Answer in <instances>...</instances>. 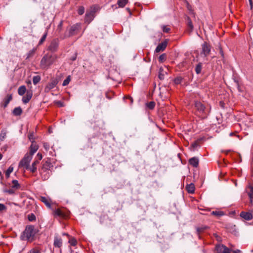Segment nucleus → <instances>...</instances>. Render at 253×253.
<instances>
[{
  "label": "nucleus",
  "instance_id": "1",
  "mask_svg": "<svg viewBox=\"0 0 253 253\" xmlns=\"http://www.w3.org/2000/svg\"><path fill=\"white\" fill-rule=\"evenodd\" d=\"M193 111L196 116L203 119L207 117L210 110L201 102L196 101L193 105Z\"/></svg>",
  "mask_w": 253,
  "mask_h": 253
},
{
  "label": "nucleus",
  "instance_id": "2",
  "mask_svg": "<svg viewBox=\"0 0 253 253\" xmlns=\"http://www.w3.org/2000/svg\"><path fill=\"white\" fill-rule=\"evenodd\" d=\"M37 232L34 226L27 225L22 233L20 239L23 241H27L31 242L34 240Z\"/></svg>",
  "mask_w": 253,
  "mask_h": 253
},
{
  "label": "nucleus",
  "instance_id": "3",
  "mask_svg": "<svg viewBox=\"0 0 253 253\" xmlns=\"http://www.w3.org/2000/svg\"><path fill=\"white\" fill-rule=\"evenodd\" d=\"M57 56L55 54L46 53L40 62V67L42 69L46 70L56 61Z\"/></svg>",
  "mask_w": 253,
  "mask_h": 253
},
{
  "label": "nucleus",
  "instance_id": "4",
  "mask_svg": "<svg viewBox=\"0 0 253 253\" xmlns=\"http://www.w3.org/2000/svg\"><path fill=\"white\" fill-rule=\"evenodd\" d=\"M98 9V6L94 5L90 7L89 10L86 11L84 18L85 23L89 24L93 20L95 17V13Z\"/></svg>",
  "mask_w": 253,
  "mask_h": 253
},
{
  "label": "nucleus",
  "instance_id": "5",
  "mask_svg": "<svg viewBox=\"0 0 253 253\" xmlns=\"http://www.w3.org/2000/svg\"><path fill=\"white\" fill-rule=\"evenodd\" d=\"M32 158L33 157H32L31 155L26 154L24 158L20 161L19 164V167L23 168L26 170H28Z\"/></svg>",
  "mask_w": 253,
  "mask_h": 253
},
{
  "label": "nucleus",
  "instance_id": "6",
  "mask_svg": "<svg viewBox=\"0 0 253 253\" xmlns=\"http://www.w3.org/2000/svg\"><path fill=\"white\" fill-rule=\"evenodd\" d=\"M81 23H78L75 24H74L69 29L68 36L69 37H71L77 35L81 30Z\"/></svg>",
  "mask_w": 253,
  "mask_h": 253
},
{
  "label": "nucleus",
  "instance_id": "7",
  "mask_svg": "<svg viewBox=\"0 0 253 253\" xmlns=\"http://www.w3.org/2000/svg\"><path fill=\"white\" fill-rule=\"evenodd\" d=\"M59 46V40L57 39H53L51 41L47 47V50L51 52H55L57 51Z\"/></svg>",
  "mask_w": 253,
  "mask_h": 253
},
{
  "label": "nucleus",
  "instance_id": "8",
  "mask_svg": "<svg viewBox=\"0 0 253 253\" xmlns=\"http://www.w3.org/2000/svg\"><path fill=\"white\" fill-rule=\"evenodd\" d=\"M202 48L201 55H203L204 57H207L209 55L211 51V46L208 43L205 42L202 45Z\"/></svg>",
  "mask_w": 253,
  "mask_h": 253
},
{
  "label": "nucleus",
  "instance_id": "9",
  "mask_svg": "<svg viewBox=\"0 0 253 253\" xmlns=\"http://www.w3.org/2000/svg\"><path fill=\"white\" fill-rule=\"evenodd\" d=\"M58 83V81L56 79H52L45 87L44 91L45 92H48L51 89L55 87Z\"/></svg>",
  "mask_w": 253,
  "mask_h": 253
},
{
  "label": "nucleus",
  "instance_id": "10",
  "mask_svg": "<svg viewBox=\"0 0 253 253\" xmlns=\"http://www.w3.org/2000/svg\"><path fill=\"white\" fill-rule=\"evenodd\" d=\"M39 170L41 177L43 180H46L49 178L51 173V170H43L40 169Z\"/></svg>",
  "mask_w": 253,
  "mask_h": 253
},
{
  "label": "nucleus",
  "instance_id": "11",
  "mask_svg": "<svg viewBox=\"0 0 253 253\" xmlns=\"http://www.w3.org/2000/svg\"><path fill=\"white\" fill-rule=\"evenodd\" d=\"M167 44H168V42L166 40L164 42L160 43L157 46V47L155 49V52L158 53L160 51H164L166 49V48L167 46Z\"/></svg>",
  "mask_w": 253,
  "mask_h": 253
},
{
  "label": "nucleus",
  "instance_id": "12",
  "mask_svg": "<svg viewBox=\"0 0 253 253\" xmlns=\"http://www.w3.org/2000/svg\"><path fill=\"white\" fill-rule=\"evenodd\" d=\"M38 146L34 140H32V144L30 148V152L29 153L27 154L28 155H31L32 157H33V155L38 150Z\"/></svg>",
  "mask_w": 253,
  "mask_h": 253
},
{
  "label": "nucleus",
  "instance_id": "13",
  "mask_svg": "<svg viewBox=\"0 0 253 253\" xmlns=\"http://www.w3.org/2000/svg\"><path fill=\"white\" fill-rule=\"evenodd\" d=\"M33 96V93L31 91H27L26 95L23 97L22 101L24 104H26L30 100Z\"/></svg>",
  "mask_w": 253,
  "mask_h": 253
},
{
  "label": "nucleus",
  "instance_id": "14",
  "mask_svg": "<svg viewBox=\"0 0 253 253\" xmlns=\"http://www.w3.org/2000/svg\"><path fill=\"white\" fill-rule=\"evenodd\" d=\"M39 164V160H34L31 166H29L28 170L32 173H34L37 171V166Z\"/></svg>",
  "mask_w": 253,
  "mask_h": 253
},
{
  "label": "nucleus",
  "instance_id": "15",
  "mask_svg": "<svg viewBox=\"0 0 253 253\" xmlns=\"http://www.w3.org/2000/svg\"><path fill=\"white\" fill-rule=\"evenodd\" d=\"M240 216L246 220H250L253 218V214L250 212L242 211L240 213Z\"/></svg>",
  "mask_w": 253,
  "mask_h": 253
},
{
  "label": "nucleus",
  "instance_id": "16",
  "mask_svg": "<svg viewBox=\"0 0 253 253\" xmlns=\"http://www.w3.org/2000/svg\"><path fill=\"white\" fill-rule=\"evenodd\" d=\"M53 167V165L50 162V160H47L43 164L41 168V169L51 170V168Z\"/></svg>",
  "mask_w": 253,
  "mask_h": 253
},
{
  "label": "nucleus",
  "instance_id": "17",
  "mask_svg": "<svg viewBox=\"0 0 253 253\" xmlns=\"http://www.w3.org/2000/svg\"><path fill=\"white\" fill-rule=\"evenodd\" d=\"M199 160L197 157H194L189 159V164L193 167L197 168L199 166Z\"/></svg>",
  "mask_w": 253,
  "mask_h": 253
},
{
  "label": "nucleus",
  "instance_id": "18",
  "mask_svg": "<svg viewBox=\"0 0 253 253\" xmlns=\"http://www.w3.org/2000/svg\"><path fill=\"white\" fill-rule=\"evenodd\" d=\"M186 189L189 193H193L195 191V185L193 183L187 184L186 186Z\"/></svg>",
  "mask_w": 253,
  "mask_h": 253
},
{
  "label": "nucleus",
  "instance_id": "19",
  "mask_svg": "<svg viewBox=\"0 0 253 253\" xmlns=\"http://www.w3.org/2000/svg\"><path fill=\"white\" fill-rule=\"evenodd\" d=\"M62 245V240L61 238L55 237L54 240V246L55 247L60 248Z\"/></svg>",
  "mask_w": 253,
  "mask_h": 253
},
{
  "label": "nucleus",
  "instance_id": "20",
  "mask_svg": "<svg viewBox=\"0 0 253 253\" xmlns=\"http://www.w3.org/2000/svg\"><path fill=\"white\" fill-rule=\"evenodd\" d=\"M225 247L226 246L223 245H217L215 247L216 253H223Z\"/></svg>",
  "mask_w": 253,
  "mask_h": 253
},
{
  "label": "nucleus",
  "instance_id": "21",
  "mask_svg": "<svg viewBox=\"0 0 253 253\" xmlns=\"http://www.w3.org/2000/svg\"><path fill=\"white\" fill-rule=\"evenodd\" d=\"M12 95L8 94L6 97L3 100V107L5 108L7 105L9 104V102L12 99Z\"/></svg>",
  "mask_w": 253,
  "mask_h": 253
},
{
  "label": "nucleus",
  "instance_id": "22",
  "mask_svg": "<svg viewBox=\"0 0 253 253\" xmlns=\"http://www.w3.org/2000/svg\"><path fill=\"white\" fill-rule=\"evenodd\" d=\"M54 215L60 217H64L65 216V213L59 209L54 211Z\"/></svg>",
  "mask_w": 253,
  "mask_h": 253
},
{
  "label": "nucleus",
  "instance_id": "23",
  "mask_svg": "<svg viewBox=\"0 0 253 253\" xmlns=\"http://www.w3.org/2000/svg\"><path fill=\"white\" fill-rule=\"evenodd\" d=\"M40 200L41 201L43 202V203L45 204V205L48 207H50L51 206V205H50V201L49 199H48V198H47L46 197H41L40 198Z\"/></svg>",
  "mask_w": 253,
  "mask_h": 253
},
{
  "label": "nucleus",
  "instance_id": "24",
  "mask_svg": "<svg viewBox=\"0 0 253 253\" xmlns=\"http://www.w3.org/2000/svg\"><path fill=\"white\" fill-rule=\"evenodd\" d=\"M22 113V109L20 107H16L13 110V114L15 116H20Z\"/></svg>",
  "mask_w": 253,
  "mask_h": 253
},
{
  "label": "nucleus",
  "instance_id": "25",
  "mask_svg": "<svg viewBox=\"0 0 253 253\" xmlns=\"http://www.w3.org/2000/svg\"><path fill=\"white\" fill-rule=\"evenodd\" d=\"M26 92V88L25 85L20 86L18 89V93L20 95H23Z\"/></svg>",
  "mask_w": 253,
  "mask_h": 253
},
{
  "label": "nucleus",
  "instance_id": "26",
  "mask_svg": "<svg viewBox=\"0 0 253 253\" xmlns=\"http://www.w3.org/2000/svg\"><path fill=\"white\" fill-rule=\"evenodd\" d=\"M128 2V0H118L117 3L120 7H124Z\"/></svg>",
  "mask_w": 253,
  "mask_h": 253
},
{
  "label": "nucleus",
  "instance_id": "27",
  "mask_svg": "<svg viewBox=\"0 0 253 253\" xmlns=\"http://www.w3.org/2000/svg\"><path fill=\"white\" fill-rule=\"evenodd\" d=\"M208 228V227L207 226H202L201 227H197L196 230L197 234L199 235L201 233L203 232L204 230H206Z\"/></svg>",
  "mask_w": 253,
  "mask_h": 253
},
{
  "label": "nucleus",
  "instance_id": "28",
  "mask_svg": "<svg viewBox=\"0 0 253 253\" xmlns=\"http://www.w3.org/2000/svg\"><path fill=\"white\" fill-rule=\"evenodd\" d=\"M199 146V145L198 141H195L191 144L190 146V150L191 151H194Z\"/></svg>",
  "mask_w": 253,
  "mask_h": 253
},
{
  "label": "nucleus",
  "instance_id": "29",
  "mask_svg": "<svg viewBox=\"0 0 253 253\" xmlns=\"http://www.w3.org/2000/svg\"><path fill=\"white\" fill-rule=\"evenodd\" d=\"M187 26L190 32H192L193 29V25L191 20L189 18L187 19Z\"/></svg>",
  "mask_w": 253,
  "mask_h": 253
},
{
  "label": "nucleus",
  "instance_id": "30",
  "mask_svg": "<svg viewBox=\"0 0 253 253\" xmlns=\"http://www.w3.org/2000/svg\"><path fill=\"white\" fill-rule=\"evenodd\" d=\"M165 78V73L164 72V70L162 68H160L159 72V78L162 80H164Z\"/></svg>",
  "mask_w": 253,
  "mask_h": 253
},
{
  "label": "nucleus",
  "instance_id": "31",
  "mask_svg": "<svg viewBox=\"0 0 253 253\" xmlns=\"http://www.w3.org/2000/svg\"><path fill=\"white\" fill-rule=\"evenodd\" d=\"M12 183L13 184L12 186V188L19 189L20 188V184L17 180H13Z\"/></svg>",
  "mask_w": 253,
  "mask_h": 253
},
{
  "label": "nucleus",
  "instance_id": "32",
  "mask_svg": "<svg viewBox=\"0 0 253 253\" xmlns=\"http://www.w3.org/2000/svg\"><path fill=\"white\" fill-rule=\"evenodd\" d=\"M202 63H199L195 67V71L197 74H200L201 72L202 68Z\"/></svg>",
  "mask_w": 253,
  "mask_h": 253
},
{
  "label": "nucleus",
  "instance_id": "33",
  "mask_svg": "<svg viewBox=\"0 0 253 253\" xmlns=\"http://www.w3.org/2000/svg\"><path fill=\"white\" fill-rule=\"evenodd\" d=\"M41 80V77L40 76H34L33 77V84L35 85L37 84L38 83L40 82Z\"/></svg>",
  "mask_w": 253,
  "mask_h": 253
},
{
  "label": "nucleus",
  "instance_id": "34",
  "mask_svg": "<svg viewBox=\"0 0 253 253\" xmlns=\"http://www.w3.org/2000/svg\"><path fill=\"white\" fill-rule=\"evenodd\" d=\"M211 214L212 215H215V216H222L224 215V212L221 211H212L211 212Z\"/></svg>",
  "mask_w": 253,
  "mask_h": 253
},
{
  "label": "nucleus",
  "instance_id": "35",
  "mask_svg": "<svg viewBox=\"0 0 253 253\" xmlns=\"http://www.w3.org/2000/svg\"><path fill=\"white\" fill-rule=\"evenodd\" d=\"M249 188L250 189V191L249 192L248 194L251 201L252 202L253 201V187L250 186Z\"/></svg>",
  "mask_w": 253,
  "mask_h": 253
},
{
  "label": "nucleus",
  "instance_id": "36",
  "mask_svg": "<svg viewBox=\"0 0 253 253\" xmlns=\"http://www.w3.org/2000/svg\"><path fill=\"white\" fill-rule=\"evenodd\" d=\"M13 167L12 166H10L5 172V176H6V177H9L10 173L13 171Z\"/></svg>",
  "mask_w": 253,
  "mask_h": 253
},
{
  "label": "nucleus",
  "instance_id": "37",
  "mask_svg": "<svg viewBox=\"0 0 253 253\" xmlns=\"http://www.w3.org/2000/svg\"><path fill=\"white\" fill-rule=\"evenodd\" d=\"M147 107L150 110H152L155 108V103L154 101H151L146 104Z\"/></svg>",
  "mask_w": 253,
  "mask_h": 253
},
{
  "label": "nucleus",
  "instance_id": "38",
  "mask_svg": "<svg viewBox=\"0 0 253 253\" xmlns=\"http://www.w3.org/2000/svg\"><path fill=\"white\" fill-rule=\"evenodd\" d=\"M182 80H183V78L181 77H180V76L177 77L176 78H175L174 79V83L176 84H179L181 83Z\"/></svg>",
  "mask_w": 253,
  "mask_h": 253
},
{
  "label": "nucleus",
  "instance_id": "39",
  "mask_svg": "<svg viewBox=\"0 0 253 253\" xmlns=\"http://www.w3.org/2000/svg\"><path fill=\"white\" fill-rule=\"evenodd\" d=\"M36 50V49L35 48H33V49L29 51V52L27 54L26 58L28 59V58H29L32 57L34 55V54H35Z\"/></svg>",
  "mask_w": 253,
  "mask_h": 253
},
{
  "label": "nucleus",
  "instance_id": "40",
  "mask_svg": "<svg viewBox=\"0 0 253 253\" xmlns=\"http://www.w3.org/2000/svg\"><path fill=\"white\" fill-rule=\"evenodd\" d=\"M47 35V33L46 32L43 34V35L42 36V37L41 40H40L39 42V45H41V44H42V43L44 42V41L45 40V39L46 38Z\"/></svg>",
  "mask_w": 253,
  "mask_h": 253
},
{
  "label": "nucleus",
  "instance_id": "41",
  "mask_svg": "<svg viewBox=\"0 0 253 253\" xmlns=\"http://www.w3.org/2000/svg\"><path fill=\"white\" fill-rule=\"evenodd\" d=\"M166 58H167V56H166V54L164 53L159 56V62L162 63L166 60Z\"/></svg>",
  "mask_w": 253,
  "mask_h": 253
},
{
  "label": "nucleus",
  "instance_id": "42",
  "mask_svg": "<svg viewBox=\"0 0 253 253\" xmlns=\"http://www.w3.org/2000/svg\"><path fill=\"white\" fill-rule=\"evenodd\" d=\"M3 192L4 193H7L10 195H13L15 193V191L12 188L9 189H4Z\"/></svg>",
  "mask_w": 253,
  "mask_h": 253
},
{
  "label": "nucleus",
  "instance_id": "43",
  "mask_svg": "<svg viewBox=\"0 0 253 253\" xmlns=\"http://www.w3.org/2000/svg\"><path fill=\"white\" fill-rule=\"evenodd\" d=\"M162 28L164 33H168L170 31V29L167 26L163 25L162 26Z\"/></svg>",
  "mask_w": 253,
  "mask_h": 253
},
{
  "label": "nucleus",
  "instance_id": "44",
  "mask_svg": "<svg viewBox=\"0 0 253 253\" xmlns=\"http://www.w3.org/2000/svg\"><path fill=\"white\" fill-rule=\"evenodd\" d=\"M84 12V8L83 6H79L78 9V13L79 15H82Z\"/></svg>",
  "mask_w": 253,
  "mask_h": 253
},
{
  "label": "nucleus",
  "instance_id": "45",
  "mask_svg": "<svg viewBox=\"0 0 253 253\" xmlns=\"http://www.w3.org/2000/svg\"><path fill=\"white\" fill-rule=\"evenodd\" d=\"M28 219L29 221H32L36 220V216L33 213H31L28 215Z\"/></svg>",
  "mask_w": 253,
  "mask_h": 253
},
{
  "label": "nucleus",
  "instance_id": "46",
  "mask_svg": "<svg viewBox=\"0 0 253 253\" xmlns=\"http://www.w3.org/2000/svg\"><path fill=\"white\" fill-rule=\"evenodd\" d=\"M71 81V78H70V76H69L64 81H63V84L62 85L63 86H66L67 85H68L69 83V82H70Z\"/></svg>",
  "mask_w": 253,
  "mask_h": 253
},
{
  "label": "nucleus",
  "instance_id": "47",
  "mask_svg": "<svg viewBox=\"0 0 253 253\" xmlns=\"http://www.w3.org/2000/svg\"><path fill=\"white\" fill-rule=\"evenodd\" d=\"M6 136V132L4 131H1L0 133V141H3Z\"/></svg>",
  "mask_w": 253,
  "mask_h": 253
},
{
  "label": "nucleus",
  "instance_id": "48",
  "mask_svg": "<svg viewBox=\"0 0 253 253\" xmlns=\"http://www.w3.org/2000/svg\"><path fill=\"white\" fill-rule=\"evenodd\" d=\"M55 104H56L58 107H61L64 106V102L61 101H55Z\"/></svg>",
  "mask_w": 253,
  "mask_h": 253
},
{
  "label": "nucleus",
  "instance_id": "49",
  "mask_svg": "<svg viewBox=\"0 0 253 253\" xmlns=\"http://www.w3.org/2000/svg\"><path fill=\"white\" fill-rule=\"evenodd\" d=\"M28 253H41L40 250L37 248H34L31 250Z\"/></svg>",
  "mask_w": 253,
  "mask_h": 253
},
{
  "label": "nucleus",
  "instance_id": "50",
  "mask_svg": "<svg viewBox=\"0 0 253 253\" xmlns=\"http://www.w3.org/2000/svg\"><path fill=\"white\" fill-rule=\"evenodd\" d=\"M69 243L72 246H75L77 244V241L75 239H72L69 241Z\"/></svg>",
  "mask_w": 253,
  "mask_h": 253
},
{
  "label": "nucleus",
  "instance_id": "51",
  "mask_svg": "<svg viewBox=\"0 0 253 253\" xmlns=\"http://www.w3.org/2000/svg\"><path fill=\"white\" fill-rule=\"evenodd\" d=\"M42 155L40 153H38L36 156V159L35 160H39V163L42 159Z\"/></svg>",
  "mask_w": 253,
  "mask_h": 253
},
{
  "label": "nucleus",
  "instance_id": "52",
  "mask_svg": "<svg viewBox=\"0 0 253 253\" xmlns=\"http://www.w3.org/2000/svg\"><path fill=\"white\" fill-rule=\"evenodd\" d=\"M6 209V207L2 204H0V211H4Z\"/></svg>",
  "mask_w": 253,
  "mask_h": 253
},
{
  "label": "nucleus",
  "instance_id": "53",
  "mask_svg": "<svg viewBox=\"0 0 253 253\" xmlns=\"http://www.w3.org/2000/svg\"><path fill=\"white\" fill-rule=\"evenodd\" d=\"M43 147L46 150H48L49 149V145L47 143H44Z\"/></svg>",
  "mask_w": 253,
  "mask_h": 253
},
{
  "label": "nucleus",
  "instance_id": "54",
  "mask_svg": "<svg viewBox=\"0 0 253 253\" xmlns=\"http://www.w3.org/2000/svg\"><path fill=\"white\" fill-rule=\"evenodd\" d=\"M223 253H231V250L228 248L227 247H225L224 248V251Z\"/></svg>",
  "mask_w": 253,
  "mask_h": 253
},
{
  "label": "nucleus",
  "instance_id": "55",
  "mask_svg": "<svg viewBox=\"0 0 253 253\" xmlns=\"http://www.w3.org/2000/svg\"><path fill=\"white\" fill-rule=\"evenodd\" d=\"M249 1L250 5V6H251V9H252V8H253V1H252V0H249Z\"/></svg>",
  "mask_w": 253,
  "mask_h": 253
},
{
  "label": "nucleus",
  "instance_id": "56",
  "mask_svg": "<svg viewBox=\"0 0 253 253\" xmlns=\"http://www.w3.org/2000/svg\"><path fill=\"white\" fill-rule=\"evenodd\" d=\"M77 58V55H75L74 56H73V57H71V59L72 60V61H75Z\"/></svg>",
  "mask_w": 253,
  "mask_h": 253
},
{
  "label": "nucleus",
  "instance_id": "57",
  "mask_svg": "<svg viewBox=\"0 0 253 253\" xmlns=\"http://www.w3.org/2000/svg\"><path fill=\"white\" fill-rule=\"evenodd\" d=\"M233 253H241V251L239 250H237L233 251Z\"/></svg>",
  "mask_w": 253,
  "mask_h": 253
},
{
  "label": "nucleus",
  "instance_id": "58",
  "mask_svg": "<svg viewBox=\"0 0 253 253\" xmlns=\"http://www.w3.org/2000/svg\"><path fill=\"white\" fill-rule=\"evenodd\" d=\"M62 26V21H60V22L59 23L58 27V28H61Z\"/></svg>",
  "mask_w": 253,
  "mask_h": 253
},
{
  "label": "nucleus",
  "instance_id": "59",
  "mask_svg": "<svg viewBox=\"0 0 253 253\" xmlns=\"http://www.w3.org/2000/svg\"><path fill=\"white\" fill-rule=\"evenodd\" d=\"M128 98L130 100V103H132L133 102V99L132 97H131L130 96H128Z\"/></svg>",
  "mask_w": 253,
  "mask_h": 253
},
{
  "label": "nucleus",
  "instance_id": "60",
  "mask_svg": "<svg viewBox=\"0 0 253 253\" xmlns=\"http://www.w3.org/2000/svg\"><path fill=\"white\" fill-rule=\"evenodd\" d=\"M220 54H221V55L223 57V51H222V50L221 49H220Z\"/></svg>",
  "mask_w": 253,
  "mask_h": 253
},
{
  "label": "nucleus",
  "instance_id": "61",
  "mask_svg": "<svg viewBox=\"0 0 253 253\" xmlns=\"http://www.w3.org/2000/svg\"><path fill=\"white\" fill-rule=\"evenodd\" d=\"M29 139L31 140L32 139H33V135L32 134H30L29 136Z\"/></svg>",
  "mask_w": 253,
  "mask_h": 253
},
{
  "label": "nucleus",
  "instance_id": "62",
  "mask_svg": "<svg viewBox=\"0 0 253 253\" xmlns=\"http://www.w3.org/2000/svg\"><path fill=\"white\" fill-rule=\"evenodd\" d=\"M0 177L1 180L3 178L2 174V172L0 171Z\"/></svg>",
  "mask_w": 253,
  "mask_h": 253
},
{
  "label": "nucleus",
  "instance_id": "63",
  "mask_svg": "<svg viewBox=\"0 0 253 253\" xmlns=\"http://www.w3.org/2000/svg\"><path fill=\"white\" fill-rule=\"evenodd\" d=\"M224 152H225V153L226 154H227L228 153H229V152H230V150H226V151H225Z\"/></svg>",
  "mask_w": 253,
  "mask_h": 253
},
{
  "label": "nucleus",
  "instance_id": "64",
  "mask_svg": "<svg viewBox=\"0 0 253 253\" xmlns=\"http://www.w3.org/2000/svg\"><path fill=\"white\" fill-rule=\"evenodd\" d=\"M2 158V155L0 153V160Z\"/></svg>",
  "mask_w": 253,
  "mask_h": 253
}]
</instances>
